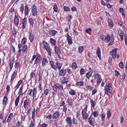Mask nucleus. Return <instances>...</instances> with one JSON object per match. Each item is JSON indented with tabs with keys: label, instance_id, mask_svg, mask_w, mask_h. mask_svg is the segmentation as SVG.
Instances as JSON below:
<instances>
[{
	"label": "nucleus",
	"instance_id": "nucleus-1",
	"mask_svg": "<svg viewBox=\"0 0 127 127\" xmlns=\"http://www.w3.org/2000/svg\"><path fill=\"white\" fill-rule=\"evenodd\" d=\"M104 89L105 93V94L107 95L108 92L111 93L113 89L112 85L111 84L108 83V85L106 84L104 87Z\"/></svg>",
	"mask_w": 127,
	"mask_h": 127
},
{
	"label": "nucleus",
	"instance_id": "nucleus-2",
	"mask_svg": "<svg viewBox=\"0 0 127 127\" xmlns=\"http://www.w3.org/2000/svg\"><path fill=\"white\" fill-rule=\"evenodd\" d=\"M42 43L44 44L43 47L48 52V55L51 56V52L50 51L51 49L49 47L48 43L45 41H43Z\"/></svg>",
	"mask_w": 127,
	"mask_h": 127
},
{
	"label": "nucleus",
	"instance_id": "nucleus-3",
	"mask_svg": "<svg viewBox=\"0 0 127 127\" xmlns=\"http://www.w3.org/2000/svg\"><path fill=\"white\" fill-rule=\"evenodd\" d=\"M117 50L118 48H115L113 49L111 52L112 54V57L114 59H115L116 58V56L117 58H118L120 57V55L119 54H118L116 56Z\"/></svg>",
	"mask_w": 127,
	"mask_h": 127
},
{
	"label": "nucleus",
	"instance_id": "nucleus-4",
	"mask_svg": "<svg viewBox=\"0 0 127 127\" xmlns=\"http://www.w3.org/2000/svg\"><path fill=\"white\" fill-rule=\"evenodd\" d=\"M32 97L33 98L34 97H35L37 93V90L35 88H34L33 90L32 89H31L30 90V92L29 93V94L31 96H32Z\"/></svg>",
	"mask_w": 127,
	"mask_h": 127
},
{
	"label": "nucleus",
	"instance_id": "nucleus-5",
	"mask_svg": "<svg viewBox=\"0 0 127 127\" xmlns=\"http://www.w3.org/2000/svg\"><path fill=\"white\" fill-rule=\"evenodd\" d=\"M88 122L92 126H94L95 125V119L92 116H91L88 119Z\"/></svg>",
	"mask_w": 127,
	"mask_h": 127
},
{
	"label": "nucleus",
	"instance_id": "nucleus-6",
	"mask_svg": "<svg viewBox=\"0 0 127 127\" xmlns=\"http://www.w3.org/2000/svg\"><path fill=\"white\" fill-rule=\"evenodd\" d=\"M32 15L33 16H35L37 14V8L35 5H33L32 8Z\"/></svg>",
	"mask_w": 127,
	"mask_h": 127
},
{
	"label": "nucleus",
	"instance_id": "nucleus-7",
	"mask_svg": "<svg viewBox=\"0 0 127 127\" xmlns=\"http://www.w3.org/2000/svg\"><path fill=\"white\" fill-rule=\"evenodd\" d=\"M36 55L38 57L36 58L35 60L34 64L38 63L41 59V57L40 55L37 53H36Z\"/></svg>",
	"mask_w": 127,
	"mask_h": 127
},
{
	"label": "nucleus",
	"instance_id": "nucleus-8",
	"mask_svg": "<svg viewBox=\"0 0 127 127\" xmlns=\"http://www.w3.org/2000/svg\"><path fill=\"white\" fill-rule=\"evenodd\" d=\"M81 113L83 119L86 120L88 118V114L83 110H82Z\"/></svg>",
	"mask_w": 127,
	"mask_h": 127
},
{
	"label": "nucleus",
	"instance_id": "nucleus-9",
	"mask_svg": "<svg viewBox=\"0 0 127 127\" xmlns=\"http://www.w3.org/2000/svg\"><path fill=\"white\" fill-rule=\"evenodd\" d=\"M68 79L64 77H63L62 78H60V80L61 83L63 84H64L68 82Z\"/></svg>",
	"mask_w": 127,
	"mask_h": 127
},
{
	"label": "nucleus",
	"instance_id": "nucleus-10",
	"mask_svg": "<svg viewBox=\"0 0 127 127\" xmlns=\"http://www.w3.org/2000/svg\"><path fill=\"white\" fill-rule=\"evenodd\" d=\"M61 47L59 46L57 47V46H55V51L56 53H61Z\"/></svg>",
	"mask_w": 127,
	"mask_h": 127
},
{
	"label": "nucleus",
	"instance_id": "nucleus-11",
	"mask_svg": "<svg viewBox=\"0 0 127 127\" xmlns=\"http://www.w3.org/2000/svg\"><path fill=\"white\" fill-rule=\"evenodd\" d=\"M67 39L69 44L71 45L72 44V38L68 34H67Z\"/></svg>",
	"mask_w": 127,
	"mask_h": 127
},
{
	"label": "nucleus",
	"instance_id": "nucleus-12",
	"mask_svg": "<svg viewBox=\"0 0 127 127\" xmlns=\"http://www.w3.org/2000/svg\"><path fill=\"white\" fill-rule=\"evenodd\" d=\"M54 86L57 87L58 89L61 91H62L63 89V85L58 83H57L56 84H54Z\"/></svg>",
	"mask_w": 127,
	"mask_h": 127
},
{
	"label": "nucleus",
	"instance_id": "nucleus-13",
	"mask_svg": "<svg viewBox=\"0 0 127 127\" xmlns=\"http://www.w3.org/2000/svg\"><path fill=\"white\" fill-rule=\"evenodd\" d=\"M66 121L70 127H71V126L72 120L69 117H67L66 120Z\"/></svg>",
	"mask_w": 127,
	"mask_h": 127
},
{
	"label": "nucleus",
	"instance_id": "nucleus-14",
	"mask_svg": "<svg viewBox=\"0 0 127 127\" xmlns=\"http://www.w3.org/2000/svg\"><path fill=\"white\" fill-rule=\"evenodd\" d=\"M58 32L54 30H50L48 32V33L52 36H54Z\"/></svg>",
	"mask_w": 127,
	"mask_h": 127
},
{
	"label": "nucleus",
	"instance_id": "nucleus-15",
	"mask_svg": "<svg viewBox=\"0 0 127 127\" xmlns=\"http://www.w3.org/2000/svg\"><path fill=\"white\" fill-rule=\"evenodd\" d=\"M14 62V58H13V59H11L9 63L10 71L12 69L13 67V64Z\"/></svg>",
	"mask_w": 127,
	"mask_h": 127
},
{
	"label": "nucleus",
	"instance_id": "nucleus-16",
	"mask_svg": "<svg viewBox=\"0 0 127 127\" xmlns=\"http://www.w3.org/2000/svg\"><path fill=\"white\" fill-rule=\"evenodd\" d=\"M29 103V100L27 99L25 100L24 103V107L26 109L28 108V107H26L27 106Z\"/></svg>",
	"mask_w": 127,
	"mask_h": 127
},
{
	"label": "nucleus",
	"instance_id": "nucleus-17",
	"mask_svg": "<svg viewBox=\"0 0 127 127\" xmlns=\"http://www.w3.org/2000/svg\"><path fill=\"white\" fill-rule=\"evenodd\" d=\"M48 61L47 59L46 58H44L43 59L42 62V65H45L46 64L48 63Z\"/></svg>",
	"mask_w": 127,
	"mask_h": 127
},
{
	"label": "nucleus",
	"instance_id": "nucleus-18",
	"mask_svg": "<svg viewBox=\"0 0 127 127\" xmlns=\"http://www.w3.org/2000/svg\"><path fill=\"white\" fill-rule=\"evenodd\" d=\"M59 74L60 76H63L66 73L65 70L61 69L59 70Z\"/></svg>",
	"mask_w": 127,
	"mask_h": 127
},
{
	"label": "nucleus",
	"instance_id": "nucleus-19",
	"mask_svg": "<svg viewBox=\"0 0 127 127\" xmlns=\"http://www.w3.org/2000/svg\"><path fill=\"white\" fill-rule=\"evenodd\" d=\"M108 22L109 26L110 27L112 28L113 26V24L112 21L111 19L109 18L108 19Z\"/></svg>",
	"mask_w": 127,
	"mask_h": 127
},
{
	"label": "nucleus",
	"instance_id": "nucleus-20",
	"mask_svg": "<svg viewBox=\"0 0 127 127\" xmlns=\"http://www.w3.org/2000/svg\"><path fill=\"white\" fill-rule=\"evenodd\" d=\"M50 62L51 67L54 69L55 70H56L57 67L54 64V62L52 61H50Z\"/></svg>",
	"mask_w": 127,
	"mask_h": 127
},
{
	"label": "nucleus",
	"instance_id": "nucleus-21",
	"mask_svg": "<svg viewBox=\"0 0 127 127\" xmlns=\"http://www.w3.org/2000/svg\"><path fill=\"white\" fill-rule=\"evenodd\" d=\"M14 23L15 25L18 26L19 24V19L17 16H15L14 20Z\"/></svg>",
	"mask_w": 127,
	"mask_h": 127
},
{
	"label": "nucleus",
	"instance_id": "nucleus-22",
	"mask_svg": "<svg viewBox=\"0 0 127 127\" xmlns=\"http://www.w3.org/2000/svg\"><path fill=\"white\" fill-rule=\"evenodd\" d=\"M96 54L97 55L99 59H101V53L100 50L99 48H98L97 50Z\"/></svg>",
	"mask_w": 127,
	"mask_h": 127
},
{
	"label": "nucleus",
	"instance_id": "nucleus-23",
	"mask_svg": "<svg viewBox=\"0 0 127 127\" xmlns=\"http://www.w3.org/2000/svg\"><path fill=\"white\" fill-rule=\"evenodd\" d=\"M59 112L58 111H56L53 114V116L52 117L53 119H55L57 118L59 116Z\"/></svg>",
	"mask_w": 127,
	"mask_h": 127
},
{
	"label": "nucleus",
	"instance_id": "nucleus-24",
	"mask_svg": "<svg viewBox=\"0 0 127 127\" xmlns=\"http://www.w3.org/2000/svg\"><path fill=\"white\" fill-rule=\"evenodd\" d=\"M13 116V114L12 113H11L9 115L7 119V122H9L10 120L12 119V118Z\"/></svg>",
	"mask_w": 127,
	"mask_h": 127
},
{
	"label": "nucleus",
	"instance_id": "nucleus-25",
	"mask_svg": "<svg viewBox=\"0 0 127 127\" xmlns=\"http://www.w3.org/2000/svg\"><path fill=\"white\" fill-rule=\"evenodd\" d=\"M90 102L91 103L92 107H94L95 106L96 103L95 101H93V99L90 98Z\"/></svg>",
	"mask_w": 127,
	"mask_h": 127
},
{
	"label": "nucleus",
	"instance_id": "nucleus-26",
	"mask_svg": "<svg viewBox=\"0 0 127 127\" xmlns=\"http://www.w3.org/2000/svg\"><path fill=\"white\" fill-rule=\"evenodd\" d=\"M29 23L31 25L32 27H33L34 24V21L33 20L32 18H30L29 19Z\"/></svg>",
	"mask_w": 127,
	"mask_h": 127
},
{
	"label": "nucleus",
	"instance_id": "nucleus-27",
	"mask_svg": "<svg viewBox=\"0 0 127 127\" xmlns=\"http://www.w3.org/2000/svg\"><path fill=\"white\" fill-rule=\"evenodd\" d=\"M69 94L71 95H74L76 94L75 92V91L71 89L69 91Z\"/></svg>",
	"mask_w": 127,
	"mask_h": 127
},
{
	"label": "nucleus",
	"instance_id": "nucleus-28",
	"mask_svg": "<svg viewBox=\"0 0 127 127\" xmlns=\"http://www.w3.org/2000/svg\"><path fill=\"white\" fill-rule=\"evenodd\" d=\"M110 39V36L109 35H107V36L105 37V41L106 42H109Z\"/></svg>",
	"mask_w": 127,
	"mask_h": 127
},
{
	"label": "nucleus",
	"instance_id": "nucleus-29",
	"mask_svg": "<svg viewBox=\"0 0 127 127\" xmlns=\"http://www.w3.org/2000/svg\"><path fill=\"white\" fill-rule=\"evenodd\" d=\"M8 100L7 97L6 96H5L3 99V105L6 104V102Z\"/></svg>",
	"mask_w": 127,
	"mask_h": 127
},
{
	"label": "nucleus",
	"instance_id": "nucleus-30",
	"mask_svg": "<svg viewBox=\"0 0 127 127\" xmlns=\"http://www.w3.org/2000/svg\"><path fill=\"white\" fill-rule=\"evenodd\" d=\"M83 51V47L82 46H80L78 48V51L80 54H81Z\"/></svg>",
	"mask_w": 127,
	"mask_h": 127
},
{
	"label": "nucleus",
	"instance_id": "nucleus-31",
	"mask_svg": "<svg viewBox=\"0 0 127 127\" xmlns=\"http://www.w3.org/2000/svg\"><path fill=\"white\" fill-rule=\"evenodd\" d=\"M50 42L53 45H55L56 44V40L51 38L50 39Z\"/></svg>",
	"mask_w": 127,
	"mask_h": 127
},
{
	"label": "nucleus",
	"instance_id": "nucleus-32",
	"mask_svg": "<svg viewBox=\"0 0 127 127\" xmlns=\"http://www.w3.org/2000/svg\"><path fill=\"white\" fill-rule=\"evenodd\" d=\"M56 64L57 65V67L58 68V69L60 70L62 66V64L58 62L56 63Z\"/></svg>",
	"mask_w": 127,
	"mask_h": 127
},
{
	"label": "nucleus",
	"instance_id": "nucleus-33",
	"mask_svg": "<svg viewBox=\"0 0 127 127\" xmlns=\"http://www.w3.org/2000/svg\"><path fill=\"white\" fill-rule=\"evenodd\" d=\"M29 37L30 42H32L34 39L33 35H29Z\"/></svg>",
	"mask_w": 127,
	"mask_h": 127
},
{
	"label": "nucleus",
	"instance_id": "nucleus-34",
	"mask_svg": "<svg viewBox=\"0 0 127 127\" xmlns=\"http://www.w3.org/2000/svg\"><path fill=\"white\" fill-rule=\"evenodd\" d=\"M105 114L104 113H103L100 115V117L101 118V121H104L105 118Z\"/></svg>",
	"mask_w": 127,
	"mask_h": 127
},
{
	"label": "nucleus",
	"instance_id": "nucleus-35",
	"mask_svg": "<svg viewBox=\"0 0 127 127\" xmlns=\"http://www.w3.org/2000/svg\"><path fill=\"white\" fill-rule=\"evenodd\" d=\"M98 112L97 111H94L93 113V114L94 117H96L98 115Z\"/></svg>",
	"mask_w": 127,
	"mask_h": 127
},
{
	"label": "nucleus",
	"instance_id": "nucleus-36",
	"mask_svg": "<svg viewBox=\"0 0 127 127\" xmlns=\"http://www.w3.org/2000/svg\"><path fill=\"white\" fill-rule=\"evenodd\" d=\"M107 115L108 118V119H109L111 117V114L109 110H108L107 113Z\"/></svg>",
	"mask_w": 127,
	"mask_h": 127
},
{
	"label": "nucleus",
	"instance_id": "nucleus-37",
	"mask_svg": "<svg viewBox=\"0 0 127 127\" xmlns=\"http://www.w3.org/2000/svg\"><path fill=\"white\" fill-rule=\"evenodd\" d=\"M54 11L55 12H57V11L58 7L57 5V4H56L54 6L53 8Z\"/></svg>",
	"mask_w": 127,
	"mask_h": 127
},
{
	"label": "nucleus",
	"instance_id": "nucleus-38",
	"mask_svg": "<svg viewBox=\"0 0 127 127\" xmlns=\"http://www.w3.org/2000/svg\"><path fill=\"white\" fill-rule=\"evenodd\" d=\"M76 85L77 86H81L83 85V83L82 82H77L76 83Z\"/></svg>",
	"mask_w": 127,
	"mask_h": 127
},
{
	"label": "nucleus",
	"instance_id": "nucleus-39",
	"mask_svg": "<svg viewBox=\"0 0 127 127\" xmlns=\"http://www.w3.org/2000/svg\"><path fill=\"white\" fill-rule=\"evenodd\" d=\"M72 67L73 69H75L77 67V65L76 63L75 62L73 63L72 64Z\"/></svg>",
	"mask_w": 127,
	"mask_h": 127
},
{
	"label": "nucleus",
	"instance_id": "nucleus-40",
	"mask_svg": "<svg viewBox=\"0 0 127 127\" xmlns=\"http://www.w3.org/2000/svg\"><path fill=\"white\" fill-rule=\"evenodd\" d=\"M27 41V39L25 38L24 37L21 41V43L23 44H24Z\"/></svg>",
	"mask_w": 127,
	"mask_h": 127
},
{
	"label": "nucleus",
	"instance_id": "nucleus-41",
	"mask_svg": "<svg viewBox=\"0 0 127 127\" xmlns=\"http://www.w3.org/2000/svg\"><path fill=\"white\" fill-rule=\"evenodd\" d=\"M106 36L104 35H101L100 36V39L103 41H105V38Z\"/></svg>",
	"mask_w": 127,
	"mask_h": 127
},
{
	"label": "nucleus",
	"instance_id": "nucleus-42",
	"mask_svg": "<svg viewBox=\"0 0 127 127\" xmlns=\"http://www.w3.org/2000/svg\"><path fill=\"white\" fill-rule=\"evenodd\" d=\"M67 102L68 103L69 105L70 106H72V105L73 103L72 101L70 100L69 98H68Z\"/></svg>",
	"mask_w": 127,
	"mask_h": 127
},
{
	"label": "nucleus",
	"instance_id": "nucleus-43",
	"mask_svg": "<svg viewBox=\"0 0 127 127\" xmlns=\"http://www.w3.org/2000/svg\"><path fill=\"white\" fill-rule=\"evenodd\" d=\"M21 5L22 6H21L20 10V11H21L22 14L24 10V5L23 4H22Z\"/></svg>",
	"mask_w": 127,
	"mask_h": 127
},
{
	"label": "nucleus",
	"instance_id": "nucleus-44",
	"mask_svg": "<svg viewBox=\"0 0 127 127\" xmlns=\"http://www.w3.org/2000/svg\"><path fill=\"white\" fill-rule=\"evenodd\" d=\"M119 67L122 68H124V64L121 61L119 64Z\"/></svg>",
	"mask_w": 127,
	"mask_h": 127
},
{
	"label": "nucleus",
	"instance_id": "nucleus-45",
	"mask_svg": "<svg viewBox=\"0 0 127 127\" xmlns=\"http://www.w3.org/2000/svg\"><path fill=\"white\" fill-rule=\"evenodd\" d=\"M64 10L66 11H69L70 9L68 7L66 6H64Z\"/></svg>",
	"mask_w": 127,
	"mask_h": 127
},
{
	"label": "nucleus",
	"instance_id": "nucleus-46",
	"mask_svg": "<svg viewBox=\"0 0 127 127\" xmlns=\"http://www.w3.org/2000/svg\"><path fill=\"white\" fill-rule=\"evenodd\" d=\"M13 30L12 31V34L13 35H15L17 32V31L16 29H15V28L14 26L13 27Z\"/></svg>",
	"mask_w": 127,
	"mask_h": 127
},
{
	"label": "nucleus",
	"instance_id": "nucleus-47",
	"mask_svg": "<svg viewBox=\"0 0 127 127\" xmlns=\"http://www.w3.org/2000/svg\"><path fill=\"white\" fill-rule=\"evenodd\" d=\"M94 76V78H98L101 77V76L98 73L95 74Z\"/></svg>",
	"mask_w": 127,
	"mask_h": 127
},
{
	"label": "nucleus",
	"instance_id": "nucleus-48",
	"mask_svg": "<svg viewBox=\"0 0 127 127\" xmlns=\"http://www.w3.org/2000/svg\"><path fill=\"white\" fill-rule=\"evenodd\" d=\"M49 92V90L48 89H46L44 91V94L45 95H48Z\"/></svg>",
	"mask_w": 127,
	"mask_h": 127
},
{
	"label": "nucleus",
	"instance_id": "nucleus-49",
	"mask_svg": "<svg viewBox=\"0 0 127 127\" xmlns=\"http://www.w3.org/2000/svg\"><path fill=\"white\" fill-rule=\"evenodd\" d=\"M72 121L73 123L75 125L77 124V120L74 118H73L72 119Z\"/></svg>",
	"mask_w": 127,
	"mask_h": 127
},
{
	"label": "nucleus",
	"instance_id": "nucleus-50",
	"mask_svg": "<svg viewBox=\"0 0 127 127\" xmlns=\"http://www.w3.org/2000/svg\"><path fill=\"white\" fill-rule=\"evenodd\" d=\"M92 72H88L86 75V77H90L92 75Z\"/></svg>",
	"mask_w": 127,
	"mask_h": 127
},
{
	"label": "nucleus",
	"instance_id": "nucleus-51",
	"mask_svg": "<svg viewBox=\"0 0 127 127\" xmlns=\"http://www.w3.org/2000/svg\"><path fill=\"white\" fill-rule=\"evenodd\" d=\"M22 48H23L22 49L23 50V52H24L26 51L27 49V46L26 45H23L22 47Z\"/></svg>",
	"mask_w": 127,
	"mask_h": 127
},
{
	"label": "nucleus",
	"instance_id": "nucleus-52",
	"mask_svg": "<svg viewBox=\"0 0 127 127\" xmlns=\"http://www.w3.org/2000/svg\"><path fill=\"white\" fill-rule=\"evenodd\" d=\"M84 69L83 68H82L80 70V74L81 75H82L84 74Z\"/></svg>",
	"mask_w": 127,
	"mask_h": 127
},
{
	"label": "nucleus",
	"instance_id": "nucleus-53",
	"mask_svg": "<svg viewBox=\"0 0 127 127\" xmlns=\"http://www.w3.org/2000/svg\"><path fill=\"white\" fill-rule=\"evenodd\" d=\"M118 33L120 36L121 37L124 36V34L123 33H122V31L121 30L119 31L118 32Z\"/></svg>",
	"mask_w": 127,
	"mask_h": 127
},
{
	"label": "nucleus",
	"instance_id": "nucleus-54",
	"mask_svg": "<svg viewBox=\"0 0 127 127\" xmlns=\"http://www.w3.org/2000/svg\"><path fill=\"white\" fill-rule=\"evenodd\" d=\"M67 17L68 19V21L69 22H70L72 18V17L71 15H68L67 16Z\"/></svg>",
	"mask_w": 127,
	"mask_h": 127
},
{
	"label": "nucleus",
	"instance_id": "nucleus-55",
	"mask_svg": "<svg viewBox=\"0 0 127 127\" xmlns=\"http://www.w3.org/2000/svg\"><path fill=\"white\" fill-rule=\"evenodd\" d=\"M22 24H27V18H25L23 19L22 22Z\"/></svg>",
	"mask_w": 127,
	"mask_h": 127
},
{
	"label": "nucleus",
	"instance_id": "nucleus-56",
	"mask_svg": "<svg viewBox=\"0 0 127 127\" xmlns=\"http://www.w3.org/2000/svg\"><path fill=\"white\" fill-rule=\"evenodd\" d=\"M86 88L88 90H91L93 88V87L92 86H91L90 85H88L86 87Z\"/></svg>",
	"mask_w": 127,
	"mask_h": 127
},
{
	"label": "nucleus",
	"instance_id": "nucleus-57",
	"mask_svg": "<svg viewBox=\"0 0 127 127\" xmlns=\"http://www.w3.org/2000/svg\"><path fill=\"white\" fill-rule=\"evenodd\" d=\"M102 79L101 78V77L97 78V83H100Z\"/></svg>",
	"mask_w": 127,
	"mask_h": 127
},
{
	"label": "nucleus",
	"instance_id": "nucleus-58",
	"mask_svg": "<svg viewBox=\"0 0 127 127\" xmlns=\"http://www.w3.org/2000/svg\"><path fill=\"white\" fill-rule=\"evenodd\" d=\"M20 65L19 62L16 63L15 65V67L16 68H18L19 66Z\"/></svg>",
	"mask_w": 127,
	"mask_h": 127
},
{
	"label": "nucleus",
	"instance_id": "nucleus-59",
	"mask_svg": "<svg viewBox=\"0 0 127 127\" xmlns=\"http://www.w3.org/2000/svg\"><path fill=\"white\" fill-rule=\"evenodd\" d=\"M115 75L117 77H118V76L120 74V73L119 72L116 70H115Z\"/></svg>",
	"mask_w": 127,
	"mask_h": 127
},
{
	"label": "nucleus",
	"instance_id": "nucleus-60",
	"mask_svg": "<svg viewBox=\"0 0 127 127\" xmlns=\"http://www.w3.org/2000/svg\"><path fill=\"white\" fill-rule=\"evenodd\" d=\"M30 126V127H34L35 126L34 122L33 121H32L31 122V124Z\"/></svg>",
	"mask_w": 127,
	"mask_h": 127
},
{
	"label": "nucleus",
	"instance_id": "nucleus-61",
	"mask_svg": "<svg viewBox=\"0 0 127 127\" xmlns=\"http://www.w3.org/2000/svg\"><path fill=\"white\" fill-rule=\"evenodd\" d=\"M97 92V90L96 89L93 90L92 91V95H94L95 93H96Z\"/></svg>",
	"mask_w": 127,
	"mask_h": 127
},
{
	"label": "nucleus",
	"instance_id": "nucleus-62",
	"mask_svg": "<svg viewBox=\"0 0 127 127\" xmlns=\"http://www.w3.org/2000/svg\"><path fill=\"white\" fill-rule=\"evenodd\" d=\"M42 87V86L41 82L39 83L38 86V89L39 90H40L41 89Z\"/></svg>",
	"mask_w": 127,
	"mask_h": 127
},
{
	"label": "nucleus",
	"instance_id": "nucleus-63",
	"mask_svg": "<svg viewBox=\"0 0 127 127\" xmlns=\"http://www.w3.org/2000/svg\"><path fill=\"white\" fill-rule=\"evenodd\" d=\"M15 78V76L13 75H12L11 77V79L10 81V82L12 83V81Z\"/></svg>",
	"mask_w": 127,
	"mask_h": 127
},
{
	"label": "nucleus",
	"instance_id": "nucleus-64",
	"mask_svg": "<svg viewBox=\"0 0 127 127\" xmlns=\"http://www.w3.org/2000/svg\"><path fill=\"white\" fill-rule=\"evenodd\" d=\"M47 125L45 123H44L42 125L40 126L39 127H46Z\"/></svg>",
	"mask_w": 127,
	"mask_h": 127
}]
</instances>
